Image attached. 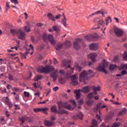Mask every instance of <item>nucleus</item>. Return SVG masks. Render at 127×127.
<instances>
[{"label": "nucleus", "instance_id": "1", "mask_svg": "<svg viewBox=\"0 0 127 127\" xmlns=\"http://www.w3.org/2000/svg\"><path fill=\"white\" fill-rule=\"evenodd\" d=\"M107 67H108V63L105 62L100 64L97 69L100 72H104L105 74H108V71L105 69Z\"/></svg>", "mask_w": 127, "mask_h": 127}, {"label": "nucleus", "instance_id": "2", "mask_svg": "<svg viewBox=\"0 0 127 127\" xmlns=\"http://www.w3.org/2000/svg\"><path fill=\"white\" fill-rule=\"evenodd\" d=\"M54 71V67L51 65H47L45 67L42 68L40 69V73H50Z\"/></svg>", "mask_w": 127, "mask_h": 127}, {"label": "nucleus", "instance_id": "3", "mask_svg": "<svg viewBox=\"0 0 127 127\" xmlns=\"http://www.w3.org/2000/svg\"><path fill=\"white\" fill-rule=\"evenodd\" d=\"M21 122V125H23L25 122V121H27L28 123H33V117H27L25 115L19 119Z\"/></svg>", "mask_w": 127, "mask_h": 127}, {"label": "nucleus", "instance_id": "4", "mask_svg": "<svg viewBox=\"0 0 127 127\" xmlns=\"http://www.w3.org/2000/svg\"><path fill=\"white\" fill-rule=\"evenodd\" d=\"M83 42V39L81 38H77L73 42V47L76 50H79L81 47L80 46V43Z\"/></svg>", "mask_w": 127, "mask_h": 127}, {"label": "nucleus", "instance_id": "5", "mask_svg": "<svg viewBox=\"0 0 127 127\" xmlns=\"http://www.w3.org/2000/svg\"><path fill=\"white\" fill-rule=\"evenodd\" d=\"M93 21L94 23H97L99 25H102V26L105 25V21L103 18L100 19L99 17L94 18Z\"/></svg>", "mask_w": 127, "mask_h": 127}, {"label": "nucleus", "instance_id": "6", "mask_svg": "<svg viewBox=\"0 0 127 127\" xmlns=\"http://www.w3.org/2000/svg\"><path fill=\"white\" fill-rule=\"evenodd\" d=\"M88 80V76L86 74V72L84 70L79 75V82L81 83L82 81Z\"/></svg>", "mask_w": 127, "mask_h": 127}, {"label": "nucleus", "instance_id": "7", "mask_svg": "<svg viewBox=\"0 0 127 127\" xmlns=\"http://www.w3.org/2000/svg\"><path fill=\"white\" fill-rule=\"evenodd\" d=\"M113 30L115 35H116V36H118V37H121V36H122L124 34V32L123 31V30L119 28H114Z\"/></svg>", "mask_w": 127, "mask_h": 127}, {"label": "nucleus", "instance_id": "8", "mask_svg": "<svg viewBox=\"0 0 127 127\" xmlns=\"http://www.w3.org/2000/svg\"><path fill=\"white\" fill-rule=\"evenodd\" d=\"M26 34L24 32H22V30L21 29H19V32L18 34V39H21V40H24L25 39V35Z\"/></svg>", "mask_w": 127, "mask_h": 127}, {"label": "nucleus", "instance_id": "9", "mask_svg": "<svg viewBox=\"0 0 127 127\" xmlns=\"http://www.w3.org/2000/svg\"><path fill=\"white\" fill-rule=\"evenodd\" d=\"M89 47L90 50H92V51H96L99 49V44L94 43H91L89 45Z\"/></svg>", "mask_w": 127, "mask_h": 127}, {"label": "nucleus", "instance_id": "10", "mask_svg": "<svg viewBox=\"0 0 127 127\" xmlns=\"http://www.w3.org/2000/svg\"><path fill=\"white\" fill-rule=\"evenodd\" d=\"M71 80V84L73 85V86H76L78 85V79H77V75L74 74L70 77Z\"/></svg>", "mask_w": 127, "mask_h": 127}, {"label": "nucleus", "instance_id": "11", "mask_svg": "<svg viewBox=\"0 0 127 127\" xmlns=\"http://www.w3.org/2000/svg\"><path fill=\"white\" fill-rule=\"evenodd\" d=\"M48 40L50 42L52 45H55L56 43H57V42L54 39V37L52 35H49L48 37Z\"/></svg>", "mask_w": 127, "mask_h": 127}, {"label": "nucleus", "instance_id": "12", "mask_svg": "<svg viewBox=\"0 0 127 127\" xmlns=\"http://www.w3.org/2000/svg\"><path fill=\"white\" fill-rule=\"evenodd\" d=\"M94 12L95 13V15H98V14H101L102 16L103 17H105V14H107L108 13V12H107V11L105 10L104 9H101L100 10L96 11Z\"/></svg>", "mask_w": 127, "mask_h": 127}, {"label": "nucleus", "instance_id": "13", "mask_svg": "<svg viewBox=\"0 0 127 127\" xmlns=\"http://www.w3.org/2000/svg\"><path fill=\"white\" fill-rule=\"evenodd\" d=\"M62 64L65 69H68V68H70L71 67V65H70V61L67 60H63Z\"/></svg>", "mask_w": 127, "mask_h": 127}, {"label": "nucleus", "instance_id": "14", "mask_svg": "<svg viewBox=\"0 0 127 127\" xmlns=\"http://www.w3.org/2000/svg\"><path fill=\"white\" fill-rule=\"evenodd\" d=\"M104 108H107V106H102V103H99L96 105V107L94 108V110L97 113L99 111V109H104Z\"/></svg>", "mask_w": 127, "mask_h": 127}, {"label": "nucleus", "instance_id": "15", "mask_svg": "<svg viewBox=\"0 0 127 127\" xmlns=\"http://www.w3.org/2000/svg\"><path fill=\"white\" fill-rule=\"evenodd\" d=\"M58 70L56 69L55 70L54 72H53L51 74V78H53L54 81H56L57 78H58Z\"/></svg>", "mask_w": 127, "mask_h": 127}, {"label": "nucleus", "instance_id": "16", "mask_svg": "<svg viewBox=\"0 0 127 127\" xmlns=\"http://www.w3.org/2000/svg\"><path fill=\"white\" fill-rule=\"evenodd\" d=\"M3 99H6V100H5L4 103L5 105L8 106L9 109L12 108V103L9 101V99L8 97H3Z\"/></svg>", "mask_w": 127, "mask_h": 127}, {"label": "nucleus", "instance_id": "17", "mask_svg": "<svg viewBox=\"0 0 127 127\" xmlns=\"http://www.w3.org/2000/svg\"><path fill=\"white\" fill-rule=\"evenodd\" d=\"M80 92H83V89L75 90L74 93L75 94V98L76 100H79L81 97V94H80Z\"/></svg>", "mask_w": 127, "mask_h": 127}, {"label": "nucleus", "instance_id": "18", "mask_svg": "<svg viewBox=\"0 0 127 127\" xmlns=\"http://www.w3.org/2000/svg\"><path fill=\"white\" fill-rule=\"evenodd\" d=\"M97 57V54L96 53H92V54H90L89 55H88V57L89 58H90L91 59L92 62L93 63H95L96 62V57Z\"/></svg>", "mask_w": 127, "mask_h": 127}, {"label": "nucleus", "instance_id": "19", "mask_svg": "<svg viewBox=\"0 0 127 127\" xmlns=\"http://www.w3.org/2000/svg\"><path fill=\"white\" fill-rule=\"evenodd\" d=\"M58 105H59V110H61L62 108H64V109H65L67 105H68V103L66 102V103H63L62 101H60L58 102Z\"/></svg>", "mask_w": 127, "mask_h": 127}, {"label": "nucleus", "instance_id": "20", "mask_svg": "<svg viewBox=\"0 0 127 127\" xmlns=\"http://www.w3.org/2000/svg\"><path fill=\"white\" fill-rule=\"evenodd\" d=\"M83 114L81 112H80L79 114L73 116L72 118L74 120H77V119H79V120H83Z\"/></svg>", "mask_w": 127, "mask_h": 127}, {"label": "nucleus", "instance_id": "21", "mask_svg": "<svg viewBox=\"0 0 127 127\" xmlns=\"http://www.w3.org/2000/svg\"><path fill=\"white\" fill-rule=\"evenodd\" d=\"M47 17L48 19L52 21H55V16L52 14V13H48L47 14Z\"/></svg>", "mask_w": 127, "mask_h": 127}, {"label": "nucleus", "instance_id": "22", "mask_svg": "<svg viewBox=\"0 0 127 127\" xmlns=\"http://www.w3.org/2000/svg\"><path fill=\"white\" fill-rule=\"evenodd\" d=\"M51 113H54V114H58V110H57V106L55 105H53V106L51 108Z\"/></svg>", "mask_w": 127, "mask_h": 127}, {"label": "nucleus", "instance_id": "23", "mask_svg": "<svg viewBox=\"0 0 127 127\" xmlns=\"http://www.w3.org/2000/svg\"><path fill=\"white\" fill-rule=\"evenodd\" d=\"M57 114L58 115H67L68 114V111L64 109H62L59 111H58Z\"/></svg>", "mask_w": 127, "mask_h": 127}, {"label": "nucleus", "instance_id": "24", "mask_svg": "<svg viewBox=\"0 0 127 127\" xmlns=\"http://www.w3.org/2000/svg\"><path fill=\"white\" fill-rule=\"evenodd\" d=\"M82 90H82L83 93H89L90 91V86H86L83 87L82 88Z\"/></svg>", "mask_w": 127, "mask_h": 127}, {"label": "nucleus", "instance_id": "25", "mask_svg": "<svg viewBox=\"0 0 127 127\" xmlns=\"http://www.w3.org/2000/svg\"><path fill=\"white\" fill-rule=\"evenodd\" d=\"M94 103H95V101H94V100L92 99H89L86 101V105L88 106V107H92Z\"/></svg>", "mask_w": 127, "mask_h": 127}, {"label": "nucleus", "instance_id": "26", "mask_svg": "<svg viewBox=\"0 0 127 127\" xmlns=\"http://www.w3.org/2000/svg\"><path fill=\"white\" fill-rule=\"evenodd\" d=\"M127 108H123V110L119 113L118 116L121 117V116H125L127 114Z\"/></svg>", "mask_w": 127, "mask_h": 127}, {"label": "nucleus", "instance_id": "27", "mask_svg": "<svg viewBox=\"0 0 127 127\" xmlns=\"http://www.w3.org/2000/svg\"><path fill=\"white\" fill-rule=\"evenodd\" d=\"M63 15L64 16V18L62 20V22L63 23V25L65 27H67V19L66 18V16L64 14V13L63 14Z\"/></svg>", "mask_w": 127, "mask_h": 127}, {"label": "nucleus", "instance_id": "28", "mask_svg": "<svg viewBox=\"0 0 127 127\" xmlns=\"http://www.w3.org/2000/svg\"><path fill=\"white\" fill-rule=\"evenodd\" d=\"M64 45H65L66 48H70L72 46V43L70 41H66Z\"/></svg>", "mask_w": 127, "mask_h": 127}, {"label": "nucleus", "instance_id": "29", "mask_svg": "<svg viewBox=\"0 0 127 127\" xmlns=\"http://www.w3.org/2000/svg\"><path fill=\"white\" fill-rule=\"evenodd\" d=\"M43 77V76L42 75L38 74L34 77L33 80L35 82L39 81L40 80H41L42 79Z\"/></svg>", "mask_w": 127, "mask_h": 127}, {"label": "nucleus", "instance_id": "30", "mask_svg": "<svg viewBox=\"0 0 127 127\" xmlns=\"http://www.w3.org/2000/svg\"><path fill=\"white\" fill-rule=\"evenodd\" d=\"M114 116H115V112H110L109 115L106 117V120H112Z\"/></svg>", "mask_w": 127, "mask_h": 127}, {"label": "nucleus", "instance_id": "31", "mask_svg": "<svg viewBox=\"0 0 127 127\" xmlns=\"http://www.w3.org/2000/svg\"><path fill=\"white\" fill-rule=\"evenodd\" d=\"M116 68H118V65L116 64H111L109 66V70L110 71H113L115 70V69H116Z\"/></svg>", "mask_w": 127, "mask_h": 127}, {"label": "nucleus", "instance_id": "32", "mask_svg": "<svg viewBox=\"0 0 127 127\" xmlns=\"http://www.w3.org/2000/svg\"><path fill=\"white\" fill-rule=\"evenodd\" d=\"M44 123H45V126H46V127H51V126H52L53 125L52 122H50L49 121H47V120H45L44 121Z\"/></svg>", "mask_w": 127, "mask_h": 127}, {"label": "nucleus", "instance_id": "33", "mask_svg": "<svg viewBox=\"0 0 127 127\" xmlns=\"http://www.w3.org/2000/svg\"><path fill=\"white\" fill-rule=\"evenodd\" d=\"M100 36L97 34L90 35V39H99Z\"/></svg>", "mask_w": 127, "mask_h": 127}, {"label": "nucleus", "instance_id": "34", "mask_svg": "<svg viewBox=\"0 0 127 127\" xmlns=\"http://www.w3.org/2000/svg\"><path fill=\"white\" fill-rule=\"evenodd\" d=\"M19 32V30H16L14 29L10 30V32L11 33H12V35H18Z\"/></svg>", "mask_w": 127, "mask_h": 127}, {"label": "nucleus", "instance_id": "35", "mask_svg": "<svg viewBox=\"0 0 127 127\" xmlns=\"http://www.w3.org/2000/svg\"><path fill=\"white\" fill-rule=\"evenodd\" d=\"M112 22V18L111 17H108L107 19H105V24L107 26L109 25V23Z\"/></svg>", "mask_w": 127, "mask_h": 127}, {"label": "nucleus", "instance_id": "36", "mask_svg": "<svg viewBox=\"0 0 127 127\" xmlns=\"http://www.w3.org/2000/svg\"><path fill=\"white\" fill-rule=\"evenodd\" d=\"M119 71H122L124 69H127V64H123L122 66L118 67Z\"/></svg>", "mask_w": 127, "mask_h": 127}, {"label": "nucleus", "instance_id": "37", "mask_svg": "<svg viewBox=\"0 0 127 127\" xmlns=\"http://www.w3.org/2000/svg\"><path fill=\"white\" fill-rule=\"evenodd\" d=\"M64 45V44H61L58 45L56 47V50H57L58 51H59V50H61V49L62 48H63Z\"/></svg>", "mask_w": 127, "mask_h": 127}, {"label": "nucleus", "instance_id": "38", "mask_svg": "<svg viewBox=\"0 0 127 127\" xmlns=\"http://www.w3.org/2000/svg\"><path fill=\"white\" fill-rule=\"evenodd\" d=\"M9 2L7 1L6 2V5H5V11L6 12H7V11H8V10H9V9L10 8V5H9Z\"/></svg>", "mask_w": 127, "mask_h": 127}, {"label": "nucleus", "instance_id": "39", "mask_svg": "<svg viewBox=\"0 0 127 127\" xmlns=\"http://www.w3.org/2000/svg\"><path fill=\"white\" fill-rule=\"evenodd\" d=\"M53 29L54 30V31H56V32H57V33L60 32V31L61 30L60 29V28H59V27H57L56 26H53Z\"/></svg>", "mask_w": 127, "mask_h": 127}, {"label": "nucleus", "instance_id": "40", "mask_svg": "<svg viewBox=\"0 0 127 127\" xmlns=\"http://www.w3.org/2000/svg\"><path fill=\"white\" fill-rule=\"evenodd\" d=\"M48 110H49V109L47 107L41 108V112H44V114H46V115H47V114H48L47 113V111H48Z\"/></svg>", "mask_w": 127, "mask_h": 127}, {"label": "nucleus", "instance_id": "41", "mask_svg": "<svg viewBox=\"0 0 127 127\" xmlns=\"http://www.w3.org/2000/svg\"><path fill=\"white\" fill-rule=\"evenodd\" d=\"M43 39L44 41H47V40H48V36H47V34H43Z\"/></svg>", "mask_w": 127, "mask_h": 127}, {"label": "nucleus", "instance_id": "42", "mask_svg": "<svg viewBox=\"0 0 127 127\" xmlns=\"http://www.w3.org/2000/svg\"><path fill=\"white\" fill-rule=\"evenodd\" d=\"M123 59L124 60V61H127V52H125L123 56Z\"/></svg>", "mask_w": 127, "mask_h": 127}, {"label": "nucleus", "instance_id": "43", "mask_svg": "<svg viewBox=\"0 0 127 127\" xmlns=\"http://www.w3.org/2000/svg\"><path fill=\"white\" fill-rule=\"evenodd\" d=\"M24 30L25 32H30V31H31V30H30V28L27 26H25Z\"/></svg>", "mask_w": 127, "mask_h": 127}, {"label": "nucleus", "instance_id": "44", "mask_svg": "<svg viewBox=\"0 0 127 127\" xmlns=\"http://www.w3.org/2000/svg\"><path fill=\"white\" fill-rule=\"evenodd\" d=\"M93 91H101V87L100 86H97V87H93Z\"/></svg>", "mask_w": 127, "mask_h": 127}, {"label": "nucleus", "instance_id": "45", "mask_svg": "<svg viewBox=\"0 0 127 127\" xmlns=\"http://www.w3.org/2000/svg\"><path fill=\"white\" fill-rule=\"evenodd\" d=\"M96 15L95 12L91 13V14L89 15L88 16H86L87 19H90L91 17H93L94 16Z\"/></svg>", "mask_w": 127, "mask_h": 127}, {"label": "nucleus", "instance_id": "46", "mask_svg": "<svg viewBox=\"0 0 127 127\" xmlns=\"http://www.w3.org/2000/svg\"><path fill=\"white\" fill-rule=\"evenodd\" d=\"M96 15L95 12L91 13V14L89 15L88 16H86L87 19H90L91 17H93L94 16Z\"/></svg>", "mask_w": 127, "mask_h": 127}, {"label": "nucleus", "instance_id": "47", "mask_svg": "<svg viewBox=\"0 0 127 127\" xmlns=\"http://www.w3.org/2000/svg\"><path fill=\"white\" fill-rule=\"evenodd\" d=\"M84 72H85L86 74V76H88V75H91V74L93 73V70H92L91 69H90L88 71L84 70Z\"/></svg>", "mask_w": 127, "mask_h": 127}, {"label": "nucleus", "instance_id": "48", "mask_svg": "<svg viewBox=\"0 0 127 127\" xmlns=\"http://www.w3.org/2000/svg\"><path fill=\"white\" fill-rule=\"evenodd\" d=\"M34 113H39V112H41V108H35L33 109Z\"/></svg>", "mask_w": 127, "mask_h": 127}, {"label": "nucleus", "instance_id": "49", "mask_svg": "<svg viewBox=\"0 0 127 127\" xmlns=\"http://www.w3.org/2000/svg\"><path fill=\"white\" fill-rule=\"evenodd\" d=\"M94 94V93L91 92L87 95V98L88 99H92L93 98V95Z\"/></svg>", "mask_w": 127, "mask_h": 127}, {"label": "nucleus", "instance_id": "50", "mask_svg": "<svg viewBox=\"0 0 127 127\" xmlns=\"http://www.w3.org/2000/svg\"><path fill=\"white\" fill-rule=\"evenodd\" d=\"M84 38L86 40H91V35L84 36Z\"/></svg>", "mask_w": 127, "mask_h": 127}, {"label": "nucleus", "instance_id": "51", "mask_svg": "<svg viewBox=\"0 0 127 127\" xmlns=\"http://www.w3.org/2000/svg\"><path fill=\"white\" fill-rule=\"evenodd\" d=\"M61 17V14H59L58 15L55 16V21H56V19H59Z\"/></svg>", "mask_w": 127, "mask_h": 127}, {"label": "nucleus", "instance_id": "52", "mask_svg": "<svg viewBox=\"0 0 127 127\" xmlns=\"http://www.w3.org/2000/svg\"><path fill=\"white\" fill-rule=\"evenodd\" d=\"M31 77H32V72H31V71H29V76L27 78V79L30 80V79L31 78Z\"/></svg>", "mask_w": 127, "mask_h": 127}, {"label": "nucleus", "instance_id": "53", "mask_svg": "<svg viewBox=\"0 0 127 127\" xmlns=\"http://www.w3.org/2000/svg\"><path fill=\"white\" fill-rule=\"evenodd\" d=\"M8 78L10 81H13V76H12L11 74H9Z\"/></svg>", "mask_w": 127, "mask_h": 127}, {"label": "nucleus", "instance_id": "54", "mask_svg": "<svg viewBox=\"0 0 127 127\" xmlns=\"http://www.w3.org/2000/svg\"><path fill=\"white\" fill-rule=\"evenodd\" d=\"M127 70H123L121 72V74L122 75V76H125V75H127Z\"/></svg>", "mask_w": 127, "mask_h": 127}, {"label": "nucleus", "instance_id": "55", "mask_svg": "<svg viewBox=\"0 0 127 127\" xmlns=\"http://www.w3.org/2000/svg\"><path fill=\"white\" fill-rule=\"evenodd\" d=\"M71 108H72V106L71 105L66 104V106L65 107V109H66L67 110H71Z\"/></svg>", "mask_w": 127, "mask_h": 127}, {"label": "nucleus", "instance_id": "56", "mask_svg": "<svg viewBox=\"0 0 127 127\" xmlns=\"http://www.w3.org/2000/svg\"><path fill=\"white\" fill-rule=\"evenodd\" d=\"M78 103L79 104V105H83V104H84V99H81L78 101Z\"/></svg>", "mask_w": 127, "mask_h": 127}, {"label": "nucleus", "instance_id": "57", "mask_svg": "<svg viewBox=\"0 0 127 127\" xmlns=\"http://www.w3.org/2000/svg\"><path fill=\"white\" fill-rule=\"evenodd\" d=\"M120 88H121V87H120V83H117L115 85V89H116V90H119V89H120Z\"/></svg>", "mask_w": 127, "mask_h": 127}, {"label": "nucleus", "instance_id": "58", "mask_svg": "<svg viewBox=\"0 0 127 127\" xmlns=\"http://www.w3.org/2000/svg\"><path fill=\"white\" fill-rule=\"evenodd\" d=\"M24 96L26 97H29V93H28L26 91H24Z\"/></svg>", "mask_w": 127, "mask_h": 127}, {"label": "nucleus", "instance_id": "59", "mask_svg": "<svg viewBox=\"0 0 127 127\" xmlns=\"http://www.w3.org/2000/svg\"><path fill=\"white\" fill-rule=\"evenodd\" d=\"M54 92H57L59 90V87L58 86H56L53 88Z\"/></svg>", "mask_w": 127, "mask_h": 127}, {"label": "nucleus", "instance_id": "60", "mask_svg": "<svg viewBox=\"0 0 127 127\" xmlns=\"http://www.w3.org/2000/svg\"><path fill=\"white\" fill-rule=\"evenodd\" d=\"M20 54L22 56V59H23V58H24V59H26V56L24 54H22V53H21Z\"/></svg>", "mask_w": 127, "mask_h": 127}, {"label": "nucleus", "instance_id": "61", "mask_svg": "<svg viewBox=\"0 0 127 127\" xmlns=\"http://www.w3.org/2000/svg\"><path fill=\"white\" fill-rule=\"evenodd\" d=\"M12 91H15L16 92H18V91H19V88L16 87H13L12 89Z\"/></svg>", "mask_w": 127, "mask_h": 127}, {"label": "nucleus", "instance_id": "62", "mask_svg": "<svg viewBox=\"0 0 127 127\" xmlns=\"http://www.w3.org/2000/svg\"><path fill=\"white\" fill-rule=\"evenodd\" d=\"M14 107H15V110H20V107L18 105L15 104Z\"/></svg>", "mask_w": 127, "mask_h": 127}, {"label": "nucleus", "instance_id": "63", "mask_svg": "<svg viewBox=\"0 0 127 127\" xmlns=\"http://www.w3.org/2000/svg\"><path fill=\"white\" fill-rule=\"evenodd\" d=\"M11 2H14V3H17L18 4V1L17 0H10Z\"/></svg>", "mask_w": 127, "mask_h": 127}, {"label": "nucleus", "instance_id": "64", "mask_svg": "<svg viewBox=\"0 0 127 127\" xmlns=\"http://www.w3.org/2000/svg\"><path fill=\"white\" fill-rule=\"evenodd\" d=\"M71 103H72V104H73V105H74V107H76L77 104H76V101H75L74 100H71Z\"/></svg>", "mask_w": 127, "mask_h": 127}]
</instances>
